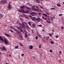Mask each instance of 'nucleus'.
<instances>
[{"label":"nucleus","instance_id":"nucleus-1","mask_svg":"<svg viewBox=\"0 0 64 64\" xmlns=\"http://www.w3.org/2000/svg\"><path fill=\"white\" fill-rule=\"evenodd\" d=\"M24 24H25V25H27V22H23L22 23V27H21V29H23V28H24L25 29V27L26 26Z\"/></svg>","mask_w":64,"mask_h":64},{"label":"nucleus","instance_id":"nucleus-2","mask_svg":"<svg viewBox=\"0 0 64 64\" xmlns=\"http://www.w3.org/2000/svg\"><path fill=\"white\" fill-rule=\"evenodd\" d=\"M8 9L9 10H11V9H12V7L10 5V4H8Z\"/></svg>","mask_w":64,"mask_h":64},{"label":"nucleus","instance_id":"nucleus-3","mask_svg":"<svg viewBox=\"0 0 64 64\" xmlns=\"http://www.w3.org/2000/svg\"><path fill=\"white\" fill-rule=\"evenodd\" d=\"M19 12H22V13H25V12L24 11V9H22V10H18Z\"/></svg>","mask_w":64,"mask_h":64},{"label":"nucleus","instance_id":"nucleus-4","mask_svg":"<svg viewBox=\"0 0 64 64\" xmlns=\"http://www.w3.org/2000/svg\"><path fill=\"white\" fill-rule=\"evenodd\" d=\"M0 40L2 42H4V39H3V38L1 36H0Z\"/></svg>","mask_w":64,"mask_h":64},{"label":"nucleus","instance_id":"nucleus-5","mask_svg":"<svg viewBox=\"0 0 64 64\" xmlns=\"http://www.w3.org/2000/svg\"><path fill=\"white\" fill-rule=\"evenodd\" d=\"M34 14H36V13L35 12H32L31 13V15L32 16H34Z\"/></svg>","mask_w":64,"mask_h":64},{"label":"nucleus","instance_id":"nucleus-6","mask_svg":"<svg viewBox=\"0 0 64 64\" xmlns=\"http://www.w3.org/2000/svg\"><path fill=\"white\" fill-rule=\"evenodd\" d=\"M2 50H3V51H6L7 49L5 48V47L3 46L2 48Z\"/></svg>","mask_w":64,"mask_h":64},{"label":"nucleus","instance_id":"nucleus-7","mask_svg":"<svg viewBox=\"0 0 64 64\" xmlns=\"http://www.w3.org/2000/svg\"><path fill=\"white\" fill-rule=\"evenodd\" d=\"M4 42L6 44H8V41H7V40H6V38L4 39Z\"/></svg>","mask_w":64,"mask_h":64},{"label":"nucleus","instance_id":"nucleus-8","mask_svg":"<svg viewBox=\"0 0 64 64\" xmlns=\"http://www.w3.org/2000/svg\"><path fill=\"white\" fill-rule=\"evenodd\" d=\"M36 20L38 22H40V18L39 17L38 18H36Z\"/></svg>","mask_w":64,"mask_h":64},{"label":"nucleus","instance_id":"nucleus-9","mask_svg":"<svg viewBox=\"0 0 64 64\" xmlns=\"http://www.w3.org/2000/svg\"><path fill=\"white\" fill-rule=\"evenodd\" d=\"M16 33L18 35H20L21 34V32L19 31H18L16 32Z\"/></svg>","mask_w":64,"mask_h":64},{"label":"nucleus","instance_id":"nucleus-10","mask_svg":"<svg viewBox=\"0 0 64 64\" xmlns=\"http://www.w3.org/2000/svg\"><path fill=\"white\" fill-rule=\"evenodd\" d=\"M1 2L2 3H5L7 2V0H2Z\"/></svg>","mask_w":64,"mask_h":64},{"label":"nucleus","instance_id":"nucleus-11","mask_svg":"<svg viewBox=\"0 0 64 64\" xmlns=\"http://www.w3.org/2000/svg\"><path fill=\"white\" fill-rule=\"evenodd\" d=\"M36 18L35 17H32L31 18V19L32 20H33V21H34L36 20Z\"/></svg>","mask_w":64,"mask_h":64},{"label":"nucleus","instance_id":"nucleus-12","mask_svg":"<svg viewBox=\"0 0 64 64\" xmlns=\"http://www.w3.org/2000/svg\"><path fill=\"white\" fill-rule=\"evenodd\" d=\"M25 32V37H28V35H27V33H27L25 31L24 32Z\"/></svg>","mask_w":64,"mask_h":64},{"label":"nucleus","instance_id":"nucleus-13","mask_svg":"<svg viewBox=\"0 0 64 64\" xmlns=\"http://www.w3.org/2000/svg\"><path fill=\"white\" fill-rule=\"evenodd\" d=\"M32 26L33 27L35 28H36V24H33L32 25Z\"/></svg>","mask_w":64,"mask_h":64},{"label":"nucleus","instance_id":"nucleus-14","mask_svg":"<svg viewBox=\"0 0 64 64\" xmlns=\"http://www.w3.org/2000/svg\"><path fill=\"white\" fill-rule=\"evenodd\" d=\"M33 47V46H30L29 47V49H32Z\"/></svg>","mask_w":64,"mask_h":64},{"label":"nucleus","instance_id":"nucleus-15","mask_svg":"<svg viewBox=\"0 0 64 64\" xmlns=\"http://www.w3.org/2000/svg\"><path fill=\"white\" fill-rule=\"evenodd\" d=\"M26 8L29 10H31V8H29V7H26Z\"/></svg>","mask_w":64,"mask_h":64},{"label":"nucleus","instance_id":"nucleus-16","mask_svg":"<svg viewBox=\"0 0 64 64\" xmlns=\"http://www.w3.org/2000/svg\"><path fill=\"white\" fill-rule=\"evenodd\" d=\"M5 35L7 37H10V36L9 35V34H5Z\"/></svg>","mask_w":64,"mask_h":64},{"label":"nucleus","instance_id":"nucleus-17","mask_svg":"<svg viewBox=\"0 0 64 64\" xmlns=\"http://www.w3.org/2000/svg\"><path fill=\"white\" fill-rule=\"evenodd\" d=\"M32 22H28V25H30V26H31V23Z\"/></svg>","mask_w":64,"mask_h":64},{"label":"nucleus","instance_id":"nucleus-18","mask_svg":"<svg viewBox=\"0 0 64 64\" xmlns=\"http://www.w3.org/2000/svg\"><path fill=\"white\" fill-rule=\"evenodd\" d=\"M57 6L58 7H61V4H59V3L57 4Z\"/></svg>","mask_w":64,"mask_h":64},{"label":"nucleus","instance_id":"nucleus-19","mask_svg":"<svg viewBox=\"0 0 64 64\" xmlns=\"http://www.w3.org/2000/svg\"><path fill=\"white\" fill-rule=\"evenodd\" d=\"M35 7L34 6H32V9H35Z\"/></svg>","mask_w":64,"mask_h":64},{"label":"nucleus","instance_id":"nucleus-20","mask_svg":"<svg viewBox=\"0 0 64 64\" xmlns=\"http://www.w3.org/2000/svg\"><path fill=\"white\" fill-rule=\"evenodd\" d=\"M26 28H27V29H29L30 28L29 27V26H28V24H27L26 26Z\"/></svg>","mask_w":64,"mask_h":64},{"label":"nucleus","instance_id":"nucleus-21","mask_svg":"<svg viewBox=\"0 0 64 64\" xmlns=\"http://www.w3.org/2000/svg\"><path fill=\"white\" fill-rule=\"evenodd\" d=\"M21 27H22L20 26V28H19L18 27H17L16 28L17 29H19H19H21Z\"/></svg>","mask_w":64,"mask_h":64},{"label":"nucleus","instance_id":"nucleus-22","mask_svg":"<svg viewBox=\"0 0 64 64\" xmlns=\"http://www.w3.org/2000/svg\"><path fill=\"white\" fill-rule=\"evenodd\" d=\"M37 35L39 37H40V38H41L42 37L41 35H39L38 34H37Z\"/></svg>","mask_w":64,"mask_h":64},{"label":"nucleus","instance_id":"nucleus-23","mask_svg":"<svg viewBox=\"0 0 64 64\" xmlns=\"http://www.w3.org/2000/svg\"><path fill=\"white\" fill-rule=\"evenodd\" d=\"M43 15H44V16H46V17H47V14H43Z\"/></svg>","mask_w":64,"mask_h":64},{"label":"nucleus","instance_id":"nucleus-24","mask_svg":"<svg viewBox=\"0 0 64 64\" xmlns=\"http://www.w3.org/2000/svg\"><path fill=\"white\" fill-rule=\"evenodd\" d=\"M3 17V15L1 14H0V18L2 17V18Z\"/></svg>","mask_w":64,"mask_h":64},{"label":"nucleus","instance_id":"nucleus-25","mask_svg":"<svg viewBox=\"0 0 64 64\" xmlns=\"http://www.w3.org/2000/svg\"><path fill=\"white\" fill-rule=\"evenodd\" d=\"M24 8H25V6H22L21 7V8L22 9H24Z\"/></svg>","mask_w":64,"mask_h":64},{"label":"nucleus","instance_id":"nucleus-26","mask_svg":"<svg viewBox=\"0 0 64 64\" xmlns=\"http://www.w3.org/2000/svg\"><path fill=\"white\" fill-rule=\"evenodd\" d=\"M19 44H20V46H22V47H23V45H22V44H21V42H19Z\"/></svg>","mask_w":64,"mask_h":64},{"label":"nucleus","instance_id":"nucleus-27","mask_svg":"<svg viewBox=\"0 0 64 64\" xmlns=\"http://www.w3.org/2000/svg\"><path fill=\"white\" fill-rule=\"evenodd\" d=\"M18 47H19V46H16L15 47V49H18Z\"/></svg>","mask_w":64,"mask_h":64},{"label":"nucleus","instance_id":"nucleus-28","mask_svg":"<svg viewBox=\"0 0 64 64\" xmlns=\"http://www.w3.org/2000/svg\"><path fill=\"white\" fill-rule=\"evenodd\" d=\"M19 30L20 31V32H23V30H20V29H19Z\"/></svg>","mask_w":64,"mask_h":64},{"label":"nucleus","instance_id":"nucleus-29","mask_svg":"<svg viewBox=\"0 0 64 64\" xmlns=\"http://www.w3.org/2000/svg\"><path fill=\"white\" fill-rule=\"evenodd\" d=\"M46 22H47V23H50V22L48 20H46Z\"/></svg>","mask_w":64,"mask_h":64},{"label":"nucleus","instance_id":"nucleus-30","mask_svg":"<svg viewBox=\"0 0 64 64\" xmlns=\"http://www.w3.org/2000/svg\"><path fill=\"white\" fill-rule=\"evenodd\" d=\"M34 10L35 11H38V9H37V8H35L34 9Z\"/></svg>","mask_w":64,"mask_h":64},{"label":"nucleus","instance_id":"nucleus-31","mask_svg":"<svg viewBox=\"0 0 64 64\" xmlns=\"http://www.w3.org/2000/svg\"><path fill=\"white\" fill-rule=\"evenodd\" d=\"M35 38L36 39H38V36H36L35 37Z\"/></svg>","mask_w":64,"mask_h":64},{"label":"nucleus","instance_id":"nucleus-32","mask_svg":"<svg viewBox=\"0 0 64 64\" xmlns=\"http://www.w3.org/2000/svg\"><path fill=\"white\" fill-rule=\"evenodd\" d=\"M14 29L15 31H16V32H17V31H18V30H17L15 28H14Z\"/></svg>","mask_w":64,"mask_h":64},{"label":"nucleus","instance_id":"nucleus-33","mask_svg":"<svg viewBox=\"0 0 64 64\" xmlns=\"http://www.w3.org/2000/svg\"><path fill=\"white\" fill-rule=\"evenodd\" d=\"M10 28L11 29H14V27L12 26H10Z\"/></svg>","mask_w":64,"mask_h":64},{"label":"nucleus","instance_id":"nucleus-34","mask_svg":"<svg viewBox=\"0 0 64 64\" xmlns=\"http://www.w3.org/2000/svg\"><path fill=\"white\" fill-rule=\"evenodd\" d=\"M62 29H64V27L63 26H62L60 27Z\"/></svg>","mask_w":64,"mask_h":64},{"label":"nucleus","instance_id":"nucleus-35","mask_svg":"<svg viewBox=\"0 0 64 64\" xmlns=\"http://www.w3.org/2000/svg\"><path fill=\"white\" fill-rule=\"evenodd\" d=\"M50 43H51V44H53V42L52 41H51V42H50Z\"/></svg>","mask_w":64,"mask_h":64},{"label":"nucleus","instance_id":"nucleus-36","mask_svg":"<svg viewBox=\"0 0 64 64\" xmlns=\"http://www.w3.org/2000/svg\"><path fill=\"white\" fill-rule=\"evenodd\" d=\"M7 26L6 24H5L4 26V27L5 28H6V27Z\"/></svg>","mask_w":64,"mask_h":64},{"label":"nucleus","instance_id":"nucleus-37","mask_svg":"<svg viewBox=\"0 0 64 64\" xmlns=\"http://www.w3.org/2000/svg\"><path fill=\"white\" fill-rule=\"evenodd\" d=\"M42 25L41 24L40 25H38V26H39V27H42Z\"/></svg>","mask_w":64,"mask_h":64},{"label":"nucleus","instance_id":"nucleus-38","mask_svg":"<svg viewBox=\"0 0 64 64\" xmlns=\"http://www.w3.org/2000/svg\"><path fill=\"white\" fill-rule=\"evenodd\" d=\"M58 16H59L60 17L61 16H62V14H59Z\"/></svg>","mask_w":64,"mask_h":64},{"label":"nucleus","instance_id":"nucleus-39","mask_svg":"<svg viewBox=\"0 0 64 64\" xmlns=\"http://www.w3.org/2000/svg\"><path fill=\"white\" fill-rule=\"evenodd\" d=\"M38 14L39 15H40V16L41 15V13L40 12H39Z\"/></svg>","mask_w":64,"mask_h":64},{"label":"nucleus","instance_id":"nucleus-40","mask_svg":"<svg viewBox=\"0 0 64 64\" xmlns=\"http://www.w3.org/2000/svg\"><path fill=\"white\" fill-rule=\"evenodd\" d=\"M54 9H55V8H52L50 9V10H54Z\"/></svg>","mask_w":64,"mask_h":64},{"label":"nucleus","instance_id":"nucleus-41","mask_svg":"<svg viewBox=\"0 0 64 64\" xmlns=\"http://www.w3.org/2000/svg\"><path fill=\"white\" fill-rule=\"evenodd\" d=\"M42 41H43L44 42H45V40H44L43 39H42Z\"/></svg>","mask_w":64,"mask_h":64},{"label":"nucleus","instance_id":"nucleus-42","mask_svg":"<svg viewBox=\"0 0 64 64\" xmlns=\"http://www.w3.org/2000/svg\"><path fill=\"white\" fill-rule=\"evenodd\" d=\"M24 54H21V56H22L23 57V56H24Z\"/></svg>","mask_w":64,"mask_h":64},{"label":"nucleus","instance_id":"nucleus-43","mask_svg":"<svg viewBox=\"0 0 64 64\" xmlns=\"http://www.w3.org/2000/svg\"><path fill=\"white\" fill-rule=\"evenodd\" d=\"M36 8H37L38 9H39V8H38V7L37 6H36Z\"/></svg>","mask_w":64,"mask_h":64},{"label":"nucleus","instance_id":"nucleus-44","mask_svg":"<svg viewBox=\"0 0 64 64\" xmlns=\"http://www.w3.org/2000/svg\"><path fill=\"white\" fill-rule=\"evenodd\" d=\"M10 31L11 32H12V33H13V31L12 30H10Z\"/></svg>","mask_w":64,"mask_h":64},{"label":"nucleus","instance_id":"nucleus-45","mask_svg":"<svg viewBox=\"0 0 64 64\" xmlns=\"http://www.w3.org/2000/svg\"><path fill=\"white\" fill-rule=\"evenodd\" d=\"M46 38H47V39H49L50 38L49 36L46 37Z\"/></svg>","mask_w":64,"mask_h":64},{"label":"nucleus","instance_id":"nucleus-46","mask_svg":"<svg viewBox=\"0 0 64 64\" xmlns=\"http://www.w3.org/2000/svg\"><path fill=\"white\" fill-rule=\"evenodd\" d=\"M44 19L45 20H47V18H44Z\"/></svg>","mask_w":64,"mask_h":64},{"label":"nucleus","instance_id":"nucleus-47","mask_svg":"<svg viewBox=\"0 0 64 64\" xmlns=\"http://www.w3.org/2000/svg\"><path fill=\"white\" fill-rule=\"evenodd\" d=\"M41 45L40 44L39 46V48H41Z\"/></svg>","mask_w":64,"mask_h":64},{"label":"nucleus","instance_id":"nucleus-48","mask_svg":"<svg viewBox=\"0 0 64 64\" xmlns=\"http://www.w3.org/2000/svg\"><path fill=\"white\" fill-rule=\"evenodd\" d=\"M58 36L57 35L56 36V38H58Z\"/></svg>","mask_w":64,"mask_h":64},{"label":"nucleus","instance_id":"nucleus-49","mask_svg":"<svg viewBox=\"0 0 64 64\" xmlns=\"http://www.w3.org/2000/svg\"><path fill=\"white\" fill-rule=\"evenodd\" d=\"M29 17H30V18H32V16H31L30 15L29 16Z\"/></svg>","mask_w":64,"mask_h":64},{"label":"nucleus","instance_id":"nucleus-50","mask_svg":"<svg viewBox=\"0 0 64 64\" xmlns=\"http://www.w3.org/2000/svg\"><path fill=\"white\" fill-rule=\"evenodd\" d=\"M50 52H52V50H50Z\"/></svg>","mask_w":64,"mask_h":64},{"label":"nucleus","instance_id":"nucleus-51","mask_svg":"<svg viewBox=\"0 0 64 64\" xmlns=\"http://www.w3.org/2000/svg\"><path fill=\"white\" fill-rule=\"evenodd\" d=\"M50 36L51 37H52V34H50Z\"/></svg>","mask_w":64,"mask_h":64},{"label":"nucleus","instance_id":"nucleus-52","mask_svg":"<svg viewBox=\"0 0 64 64\" xmlns=\"http://www.w3.org/2000/svg\"><path fill=\"white\" fill-rule=\"evenodd\" d=\"M19 25H20V26H21V25H22V24H21V23H19Z\"/></svg>","mask_w":64,"mask_h":64},{"label":"nucleus","instance_id":"nucleus-53","mask_svg":"<svg viewBox=\"0 0 64 64\" xmlns=\"http://www.w3.org/2000/svg\"><path fill=\"white\" fill-rule=\"evenodd\" d=\"M59 52L60 53V54H61V51H60Z\"/></svg>","mask_w":64,"mask_h":64},{"label":"nucleus","instance_id":"nucleus-54","mask_svg":"<svg viewBox=\"0 0 64 64\" xmlns=\"http://www.w3.org/2000/svg\"><path fill=\"white\" fill-rule=\"evenodd\" d=\"M37 2H39V0H36Z\"/></svg>","mask_w":64,"mask_h":64},{"label":"nucleus","instance_id":"nucleus-55","mask_svg":"<svg viewBox=\"0 0 64 64\" xmlns=\"http://www.w3.org/2000/svg\"><path fill=\"white\" fill-rule=\"evenodd\" d=\"M40 8H42V9H44L43 7L42 6H41Z\"/></svg>","mask_w":64,"mask_h":64},{"label":"nucleus","instance_id":"nucleus-56","mask_svg":"<svg viewBox=\"0 0 64 64\" xmlns=\"http://www.w3.org/2000/svg\"><path fill=\"white\" fill-rule=\"evenodd\" d=\"M46 14H48V15H49V14L48 13H47V12H46Z\"/></svg>","mask_w":64,"mask_h":64},{"label":"nucleus","instance_id":"nucleus-57","mask_svg":"<svg viewBox=\"0 0 64 64\" xmlns=\"http://www.w3.org/2000/svg\"><path fill=\"white\" fill-rule=\"evenodd\" d=\"M52 32H55L54 31V30H52Z\"/></svg>","mask_w":64,"mask_h":64},{"label":"nucleus","instance_id":"nucleus-58","mask_svg":"<svg viewBox=\"0 0 64 64\" xmlns=\"http://www.w3.org/2000/svg\"><path fill=\"white\" fill-rule=\"evenodd\" d=\"M52 18H54V19L55 18V16H53L52 17Z\"/></svg>","mask_w":64,"mask_h":64},{"label":"nucleus","instance_id":"nucleus-59","mask_svg":"<svg viewBox=\"0 0 64 64\" xmlns=\"http://www.w3.org/2000/svg\"><path fill=\"white\" fill-rule=\"evenodd\" d=\"M48 20H49V21H50V19L49 18H48Z\"/></svg>","mask_w":64,"mask_h":64},{"label":"nucleus","instance_id":"nucleus-60","mask_svg":"<svg viewBox=\"0 0 64 64\" xmlns=\"http://www.w3.org/2000/svg\"><path fill=\"white\" fill-rule=\"evenodd\" d=\"M42 19H44V17H43V16H42Z\"/></svg>","mask_w":64,"mask_h":64},{"label":"nucleus","instance_id":"nucleus-61","mask_svg":"<svg viewBox=\"0 0 64 64\" xmlns=\"http://www.w3.org/2000/svg\"><path fill=\"white\" fill-rule=\"evenodd\" d=\"M25 18L26 19H28V17H26Z\"/></svg>","mask_w":64,"mask_h":64},{"label":"nucleus","instance_id":"nucleus-62","mask_svg":"<svg viewBox=\"0 0 64 64\" xmlns=\"http://www.w3.org/2000/svg\"><path fill=\"white\" fill-rule=\"evenodd\" d=\"M28 36H30V34H28Z\"/></svg>","mask_w":64,"mask_h":64},{"label":"nucleus","instance_id":"nucleus-63","mask_svg":"<svg viewBox=\"0 0 64 64\" xmlns=\"http://www.w3.org/2000/svg\"><path fill=\"white\" fill-rule=\"evenodd\" d=\"M51 18H52V20H53V18H52V17H51Z\"/></svg>","mask_w":64,"mask_h":64},{"label":"nucleus","instance_id":"nucleus-64","mask_svg":"<svg viewBox=\"0 0 64 64\" xmlns=\"http://www.w3.org/2000/svg\"><path fill=\"white\" fill-rule=\"evenodd\" d=\"M33 58H35L36 57H35V56H34L33 57Z\"/></svg>","mask_w":64,"mask_h":64}]
</instances>
